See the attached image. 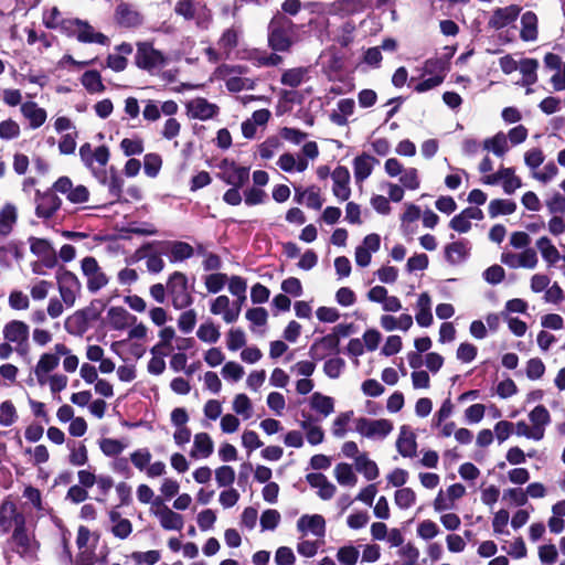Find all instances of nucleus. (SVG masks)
<instances>
[{"instance_id":"1","label":"nucleus","mask_w":565,"mask_h":565,"mask_svg":"<svg viewBox=\"0 0 565 565\" xmlns=\"http://www.w3.org/2000/svg\"><path fill=\"white\" fill-rule=\"evenodd\" d=\"M319 156V147L315 141L306 142L301 148V153L294 154L290 152L282 153L278 160L277 166L285 172H303L308 169L309 162L313 161Z\"/></svg>"},{"instance_id":"2","label":"nucleus","mask_w":565,"mask_h":565,"mask_svg":"<svg viewBox=\"0 0 565 565\" xmlns=\"http://www.w3.org/2000/svg\"><path fill=\"white\" fill-rule=\"evenodd\" d=\"M62 32L67 36H75L82 43H97L105 45L108 38L95 31L86 21L79 19H67L62 22Z\"/></svg>"},{"instance_id":"3","label":"nucleus","mask_w":565,"mask_h":565,"mask_svg":"<svg viewBox=\"0 0 565 565\" xmlns=\"http://www.w3.org/2000/svg\"><path fill=\"white\" fill-rule=\"evenodd\" d=\"M384 171L390 178H397L398 182L408 191H417L422 180L418 169L405 167L398 159L388 158L384 162Z\"/></svg>"},{"instance_id":"4","label":"nucleus","mask_w":565,"mask_h":565,"mask_svg":"<svg viewBox=\"0 0 565 565\" xmlns=\"http://www.w3.org/2000/svg\"><path fill=\"white\" fill-rule=\"evenodd\" d=\"M150 514L153 515L160 526L166 531H181L184 526V519L173 508L166 504L161 497L156 498V501L150 507Z\"/></svg>"},{"instance_id":"5","label":"nucleus","mask_w":565,"mask_h":565,"mask_svg":"<svg viewBox=\"0 0 565 565\" xmlns=\"http://www.w3.org/2000/svg\"><path fill=\"white\" fill-rule=\"evenodd\" d=\"M354 427L359 435L369 439H383L393 430L392 422L385 418L359 417L354 419Z\"/></svg>"},{"instance_id":"6","label":"nucleus","mask_w":565,"mask_h":565,"mask_svg":"<svg viewBox=\"0 0 565 565\" xmlns=\"http://www.w3.org/2000/svg\"><path fill=\"white\" fill-rule=\"evenodd\" d=\"M167 289L175 309H184L192 303L193 298L188 291V279L184 274L173 273L168 280Z\"/></svg>"},{"instance_id":"7","label":"nucleus","mask_w":565,"mask_h":565,"mask_svg":"<svg viewBox=\"0 0 565 565\" xmlns=\"http://www.w3.org/2000/svg\"><path fill=\"white\" fill-rule=\"evenodd\" d=\"M136 65L148 72H153L167 64L166 56L156 50L151 43L140 42L137 44Z\"/></svg>"},{"instance_id":"8","label":"nucleus","mask_w":565,"mask_h":565,"mask_svg":"<svg viewBox=\"0 0 565 565\" xmlns=\"http://www.w3.org/2000/svg\"><path fill=\"white\" fill-rule=\"evenodd\" d=\"M56 280L62 301L67 308L73 307L82 290L81 281L68 270L58 271L56 274Z\"/></svg>"},{"instance_id":"9","label":"nucleus","mask_w":565,"mask_h":565,"mask_svg":"<svg viewBox=\"0 0 565 565\" xmlns=\"http://www.w3.org/2000/svg\"><path fill=\"white\" fill-rule=\"evenodd\" d=\"M292 28V22L282 15H276L271 20L269 25V44L275 51H286L290 47L291 40L288 35V30Z\"/></svg>"},{"instance_id":"10","label":"nucleus","mask_w":565,"mask_h":565,"mask_svg":"<svg viewBox=\"0 0 565 565\" xmlns=\"http://www.w3.org/2000/svg\"><path fill=\"white\" fill-rule=\"evenodd\" d=\"M81 267L84 276L86 277L88 291L97 292L108 284L109 279L107 275L94 257L88 256L83 258Z\"/></svg>"},{"instance_id":"11","label":"nucleus","mask_w":565,"mask_h":565,"mask_svg":"<svg viewBox=\"0 0 565 565\" xmlns=\"http://www.w3.org/2000/svg\"><path fill=\"white\" fill-rule=\"evenodd\" d=\"M466 494V488L461 483H454L446 490L440 489L433 501L434 511L443 513L456 508V503Z\"/></svg>"},{"instance_id":"12","label":"nucleus","mask_w":565,"mask_h":565,"mask_svg":"<svg viewBox=\"0 0 565 565\" xmlns=\"http://www.w3.org/2000/svg\"><path fill=\"white\" fill-rule=\"evenodd\" d=\"M220 178L227 184L241 188L249 178V170L237 166L234 161L224 159L218 164Z\"/></svg>"},{"instance_id":"13","label":"nucleus","mask_w":565,"mask_h":565,"mask_svg":"<svg viewBox=\"0 0 565 565\" xmlns=\"http://www.w3.org/2000/svg\"><path fill=\"white\" fill-rule=\"evenodd\" d=\"M29 333V326L21 320L9 321L4 324L2 330L3 339L14 344L18 352L28 345Z\"/></svg>"},{"instance_id":"14","label":"nucleus","mask_w":565,"mask_h":565,"mask_svg":"<svg viewBox=\"0 0 565 565\" xmlns=\"http://www.w3.org/2000/svg\"><path fill=\"white\" fill-rule=\"evenodd\" d=\"M381 247L380 235L372 233L363 238L361 245L356 246L354 252L355 264L362 268L367 267L371 264L372 255L379 252Z\"/></svg>"},{"instance_id":"15","label":"nucleus","mask_w":565,"mask_h":565,"mask_svg":"<svg viewBox=\"0 0 565 565\" xmlns=\"http://www.w3.org/2000/svg\"><path fill=\"white\" fill-rule=\"evenodd\" d=\"M56 192L65 194L67 200L74 204L85 203L88 201L89 192L84 185H73L67 177L60 178L53 185Z\"/></svg>"},{"instance_id":"16","label":"nucleus","mask_w":565,"mask_h":565,"mask_svg":"<svg viewBox=\"0 0 565 565\" xmlns=\"http://www.w3.org/2000/svg\"><path fill=\"white\" fill-rule=\"evenodd\" d=\"M297 530L303 535L323 537L326 534V521L320 514H305L297 521Z\"/></svg>"},{"instance_id":"17","label":"nucleus","mask_w":565,"mask_h":565,"mask_svg":"<svg viewBox=\"0 0 565 565\" xmlns=\"http://www.w3.org/2000/svg\"><path fill=\"white\" fill-rule=\"evenodd\" d=\"M136 317L130 315L128 310L120 306L110 307L106 313V324L113 329L122 331L136 322Z\"/></svg>"},{"instance_id":"18","label":"nucleus","mask_w":565,"mask_h":565,"mask_svg":"<svg viewBox=\"0 0 565 565\" xmlns=\"http://www.w3.org/2000/svg\"><path fill=\"white\" fill-rule=\"evenodd\" d=\"M210 311L214 316H221L226 323H233L239 317V308L232 307L230 298L225 295L217 296L211 301Z\"/></svg>"},{"instance_id":"19","label":"nucleus","mask_w":565,"mask_h":565,"mask_svg":"<svg viewBox=\"0 0 565 565\" xmlns=\"http://www.w3.org/2000/svg\"><path fill=\"white\" fill-rule=\"evenodd\" d=\"M186 114L190 118L199 120H207L214 117L218 110L215 104L209 103L206 99L198 97L186 103Z\"/></svg>"},{"instance_id":"20","label":"nucleus","mask_w":565,"mask_h":565,"mask_svg":"<svg viewBox=\"0 0 565 565\" xmlns=\"http://www.w3.org/2000/svg\"><path fill=\"white\" fill-rule=\"evenodd\" d=\"M25 522L23 514L18 512L17 505L9 500H6L0 505V526L4 532L10 531L23 525Z\"/></svg>"},{"instance_id":"21","label":"nucleus","mask_w":565,"mask_h":565,"mask_svg":"<svg viewBox=\"0 0 565 565\" xmlns=\"http://www.w3.org/2000/svg\"><path fill=\"white\" fill-rule=\"evenodd\" d=\"M331 177L333 180L332 192L334 196L342 202L349 200L351 195L349 170L345 167L339 166L333 170Z\"/></svg>"},{"instance_id":"22","label":"nucleus","mask_w":565,"mask_h":565,"mask_svg":"<svg viewBox=\"0 0 565 565\" xmlns=\"http://www.w3.org/2000/svg\"><path fill=\"white\" fill-rule=\"evenodd\" d=\"M521 8L515 4H511L504 8H498L493 11L489 19V26L494 30L503 29L513 23L519 17Z\"/></svg>"},{"instance_id":"23","label":"nucleus","mask_w":565,"mask_h":565,"mask_svg":"<svg viewBox=\"0 0 565 565\" xmlns=\"http://www.w3.org/2000/svg\"><path fill=\"white\" fill-rule=\"evenodd\" d=\"M483 218V213L478 207H467L458 215L454 216L449 226L458 233H467L471 228V221H480Z\"/></svg>"},{"instance_id":"24","label":"nucleus","mask_w":565,"mask_h":565,"mask_svg":"<svg viewBox=\"0 0 565 565\" xmlns=\"http://www.w3.org/2000/svg\"><path fill=\"white\" fill-rule=\"evenodd\" d=\"M529 419L531 423V427L535 431L539 439H543L545 435V429L551 423V414L547 408L543 405L535 406L529 413Z\"/></svg>"},{"instance_id":"25","label":"nucleus","mask_w":565,"mask_h":565,"mask_svg":"<svg viewBox=\"0 0 565 565\" xmlns=\"http://www.w3.org/2000/svg\"><path fill=\"white\" fill-rule=\"evenodd\" d=\"M61 356L55 350V345L52 351L42 353L34 366L35 377L45 376L49 373H53L60 364Z\"/></svg>"},{"instance_id":"26","label":"nucleus","mask_w":565,"mask_h":565,"mask_svg":"<svg viewBox=\"0 0 565 565\" xmlns=\"http://www.w3.org/2000/svg\"><path fill=\"white\" fill-rule=\"evenodd\" d=\"M397 451L403 457H414L416 455L417 443L416 436L411 428L403 426L401 427L399 435L396 440Z\"/></svg>"},{"instance_id":"27","label":"nucleus","mask_w":565,"mask_h":565,"mask_svg":"<svg viewBox=\"0 0 565 565\" xmlns=\"http://www.w3.org/2000/svg\"><path fill=\"white\" fill-rule=\"evenodd\" d=\"M12 540L17 547V552L21 555H32L36 551V543L26 533L24 524L14 529Z\"/></svg>"},{"instance_id":"28","label":"nucleus","mask_w":565,"mask_h":565,"mask_svg":"<svg viewBox=\"0 0 565 565\" xmlns=\"http://www.w3.org/2000/svg\"><path fill=\"white\" fill-rule=\"evenodd\" d=\"M61 206V200L52 192L44 193L38 198L36 215L39 217H51Z\"/></svg>"},{"instance_id":"29","label":"nucleus","mask_w":565,"mask_h":565,"mask_svg":"<svg viewBox=\"0 0 565 565\" xmlns=\"http://www.w3.org/2000/svg\"><path fill=\"white\" fill-rule=\"evenodd\" d=\"M21 113L24 118L29 120V125L32 129L41 127L47 118L45 109L34 102H26L22 104Z\"/></svg>"},{"instance_id":"30","label":"nucleus","mask_w":565,"mask_h":565,"mask_svg":"<svg viewBox=\"0 0 565 565\" xmlns=\"http://www.w3.org/2000/svg\"><path fill=\"white\" fill-rule=\"evenodd\" d=\"M308 483L318 489V495L322 500L331 499L335 493V486L331 483L322 473L312 472L307 476Z\"/></svg>"},{"instance_id":"31","label":"nucleus","mask_w":565,"mask_h":565,"mask_svg":"<svg viewBox=\"0 0 565 565\" xmlns=\"http://www.w3.org/2000/svg\"><path fill=\"white\" fill-rule=\"evenodd\" d=\"M377 163V160L367 153H362L361 156H358L353 160V172L354 178L358 182H363L365 179H367L373 168Z\"/></svg>"},{"instance_id":"32","label":"nucleus","mask_w":565,"mask_h":565,"mask_svg":"<svg viewBox=\"0 0 565 565\" xmlns=\"http://www.w3.org/2000/svg\"><path fill=\"white\" fill-rule=\"evenodd\" d=\"M416 322L424 328L429 327L433 323L431 315V299L427 292H423L418 296L416 302Z\"/></svg>"},{"instance_id":"33","label":"nucleus","mask_w":565,"mask_h":565,"mask_svg":"<svg viewBox=\"0 0 565 565\" xmlns=\"http://www.w3.org/2000/svg\"><path fill=\"white\" fill-rule=\"evenodd\" d=\"M214 450V443L207 433H198L194 435L191 457L207 458Z\"/></svg>"},{"instance_id":"34","label":"nucleus","mask_w":565,"mask_h":565,"mask_svg":"<svg viewBox=\"0 0 565 565\" xmlns=\"http://www.w3.org/2000/svg\"><path fill=\"white\" fill-rule=\"evenodd\" d=\"M542 258L548 266H554L561 259V254L547 236H542L535 243Z\"/></svg>"},{"instance_id":"35","label":"nucleus","mask_w":565,"mask_h":565,"mask_svg":"<svg viewBox=\"0 0 565 565\" xmlns=\"http://www.w3.org/2000/svg\"><path fill=\"white\" fill-rule=\"evenodd\" d=\"M41 386H47L50 392L55 395L64 391L68 384V377L63 373H49L45 376L36 377Z\"/></svg>"},{"instance_id":"36","label":"nucleus","mask_w":565,"mask_h":565,"mask_svg":"<svg viewBox=\"0 0 565 565\" xmlns=\"http://www.w3.org/2000/svg\"><path fill=\"white\" fill-rule=\"evenodd\" d=\"M232 411L236 416H241L247 420L254 415V406L252 399L245 393H238L233 397Z\"/></svg>"},{"instance_id":"37","label":"nucleus","mask_w":565,"mask_h":565,"mask_svg":"<svg viewBox=\"0 0 565 565\" xmlns=\"http://www.w3.org/2000/svg\"><path fill=\"white\" fill-rule=\"evenodd\" d=\"M18 220V211L17 207L12 204H6L0 210V236L6 237L8 236Z\"/></svg>"},{"instance_id":"38","label":"nucleus","mask_w":565,"mask_h":565,"mask_svg":"<svg viewBox=\"0 0 565 565\" xmlns=\"http://www.w3.org/2000/svg\"><path fill=\"white\" fill-rule=\"evenodd\" d=\"M196 337L204 343L215 344L221 338L220 328L212 320L207 319L199 326Z\"/></svg>"},{"instance_id":"39","label":"nucleus","mask_w":565,"mask_h":565,"mask_svg":"<svg viewBox=\"0 0 565 565\" xmlns=\"http://www.w3.org/2000/svg\"><path fill=\"white\" fill-rule=\"evenodd\" d=\"M310 407L322 416L328 417L334 412V399L320 392H315L310 397Z\"/></svg>"},{"instance_id":"40","label":"nucleus","mask_w":565,"mask_h":565,"mask_svg":"<svg viewBox=\"0 0 565 565\" xmlns=\"http://www.w3.org/2000/svg\"><path fill=\"white\" fill-rule=\"evenodd\" d=\"M116 19L120 25L130 28L141 23V15L127 4H119L116 10Z\"/></svg>"},{"instance_id":"41","label":"nucleus","mask_w":565,"mask_h":565,"mask_svg":"<svg viewBox=\"0 0 565 565\" xmlns=\"http://www.w3.org/2000/svg\"><path fill=\"white\" fill-rule=\"evenodd\" d=\"M521 39L523 41H535L537 38V17L535 13L527 11L521 18Z\"/></svg>"},{"instance_id":"42","label":"nucleus","mask_w":565,"mask_h":565,"mask_svg":"<svg viewBox=\"0 0 565 565\" xmlns=\"http://www.w3.org/2000/svg\"><path fill=\"white\" fill-rule=\"evenodd\" d=\"M55 350L60 354L61 359H63L62 364L63 369L67 373H74L79 366V359L73 351L64 343L58 342L55 343Z\"/></svg>"},{"instance_id":"43","label":"nucleus","mask_w":565,"mask_h":565,"mask_svg":"<svg viewBox=\"0 0 565 565\" xmlns=\"http://www.w3.org/2000/svg\"><path fill=\"white\" fill-rule=\"evenodd\" d=\"M81 83L90 94H99L105 90L102 76L97 71H87L81 77Z\"/></svg>"},{"instance_id":"44","label":"nucleus","mask_w":565,"mask_h":565,"mask_svg":"<svg viewBox=\"0 0 565 565\" xmlns=\"http://www.w3.org/2000/svg\"><path fill=\"white\" fill-rule=\"evenodd\" d=\"M483 148L498 157H503L509 150L508 138L503 132H498L483 141Z\"/></svg>"},{"instance_id":"45","label":"nucleus","mask_w":565,"mask_h":565,"mask_svg":"<svg viewBox=\"0 0 565 565\" xmlns=\"http://www.w3.org/2000/svg\"><path fill=\"white\" fill-rule=\"evenodd\" d=\"M355 468L362 472L367 480H374L379 477L377 465L371 460L366 454L362 452L355 460Z\"/></svg>"},{"instance_id":"46","label":"nucleus","mask_w":565,"mask_h":565,"mask_svg":"<svg viewBox=\"0 0 565 565\" xmlns=\"http://www.w3.org/2000/svg\"><path fill=\"white\" fill-rule=\"evenodd\" d=\"M334 478L344 487H354L358 482V477L353 472L352 467L344 462L338 463L334 467Z\"/></svg>"},{"instance_id":"47","label":"nucleus","mask_w":565,"mask_h":565,"mask_svg":"<svg viewBox=\"0 0 565 565\" xmlns=\"http://www.w3.org/2000/svg\"><path fill=\"white\" fill-rule=\"evenodd\" d=\"M362 8L359 0H338L329 6L328 12L348 15L361 11Z\"/></svg>"},{"instance_id":"48","label":"nucleus","mask_w":565,"mask_h":565,"mask_svg":"<svg viewBox=\"0 0 565 565\" xmlns=\"http://www.w3.org/2000/svg\"><path fill=\"white\" fill-rule=\"evenodd\" d=\"M516 210V204L513 201L497 199L489 203L488 211L491 217L499 215H510Z\"/></svg>"},{"instance_id":"49","label":"nucleus","mask_w":565,"mask_h":565,"mask_svg":"<svg viewBox=\"0 0 565 565\" xmlns=\"http://www.w3.org/2000/svg\"><path fill=\"white\" fill-rule=\"evenodd\" d=\"M340 339L338 334H327L311 345V351H322L323 354L335 353L339 350Z\"/></svg>"},{"instance_id":"50","label":"nucleus","mask_w":565,"mask_h":565,"mask_svg":"<svg viewBox=\"0 0 565 565\" xmlns=\"http://www.w3.org/2000/svg\"><path fill=\"white\" fill-rule=\"evenodd\" d=\"M163 160L159 153L149 152L143 156V170L147 177L156 178L160 173Z\"/></svg>"},{"instance_id":"51","label":"nucleus","mask_w":565,"mask_h":565,"mask_svg":"<svg viewBox=\"0 0 565 565\" xmlns=\"http://www.w3.org/2000/svg\"><path fill=\"white\" fill-rule=\"evenodd\" d=\"M353 417V412L340 413L332 422L331 431L335 438H343L348 433V426Z\"/></svg>"},{"instance_id":"52","label":"nucleus","mask_w":565,"mask_h":565,"mask_svg":"<svg viewBox=\"0 0 565 565\" xmlns=\"http://www.w3.org/2000/svg\"><path fill=\"white\" fill-rule=\"evenodd\" d=\"M237 43L238 32L235 29H227L220 38L217 46L225 56H228L230 53L236 47Z\"/></svg>"},{"instance_id":"53","label":"nucleus","mask_w":565,"mask_h":565,"mask_svg":"<svg viewBox=\"0 0 565 565\" xmlns=\"http://www.w3.org/2000/svg\"><path fill=\"white\" fill-rule=\"evenodd\" d=\"M416 499L417 495L411 488H401L394 493V502L402 510H407L413 507L416 502Z\"/></svg>"},{"instance_id":"54","label":"nucleus","mask_w":565,"mask_h":565,"mask_svg":"<svg viewBox=\"0 0 565 565\" xmlns=\"http://www.w3.org/2000/svg\"><path fill=\"white\" fill-rule=\"evenodd\" d=\"M119 147L126 157H132L143 152L145 142L140 137L124 138Z\"/></svg>"},{"instance_id":"55","label":"nucleus","mask_w":565,"mask_h":565,"mask_svg":"<svg viewBox=\"0 0 565 565\" xmlns=\"http://www.w3.org/2000/svg\"><path fill=\"white\" fill-rule=\"evenodd\" d=\"M18 411L11 401L0 403V426L9 427L18 420Z\"/></svg>"},{"instance_id":"56","label":"nucleus","mask_w":565,"mask_h":565,"mask_svg":"<svg viewBox=\"0 0 565 565\" xmlns=\"http://www.w3.org/2000/svg\"><path fill=\"white\" fill-rule=\"evenodd\" d=\"M501 181L503 191L508 194L513 193L522 186L521 179L514 174V170L511 168L501 169Z\"/></svg>"},{"instance_id":"57","label":"nucleus","mask_w":565,"mask_h":565,"mask_svg":"<svg viewBox=\"0 0 565 565\" xmlns=\"http://www.w3.org/2000/svg\"><path fill=\"white\" fill-rule=\"evenodd\" d=\"M98 444L102 452L107 457L117 456L127 447L124 441L114 438H102Z\"/></svg>"},{"instance_id":"58","label":"nucleus","mask_w":565,"mask_h":565,"mask_svg":"<svg viewBox=\"0 0 565 565\" xmlns=\"http://www.w3.org/2000/svg\"><path fill=\"white\" fill-rule=\"evenodd\" d=\"M30 249L31 252L42 258H49L54 256V249L50 242L44 238L31 237Z\"/></svg>"},{"instance_id":"59","label":"nucleus","mask_w":565,"mask_h":565,"mask_svg":"<svg viewBox=\"0 0 565 565\" xmlns=\"http://www.w3.org/2000/svg\"><path fill=\"white\" fill-rule=\"evenodd\" d=\"M221 374L226 381L238 382L243 379L245 370L239 363L228 361L223 365Z\"/></svg>"},{"instance_id":"60","label":"nucleus","mask_w":565,"mask_h":565,"mask_svg":"<svg viewBox=\"0 0 565 565\" xmlns=\"http://www.w3.org/2000/svg\"><path fill=\"white\" fill-rule=\"evenodd\" d=\"M246 344V334L242 329L232 328L226 335V347L230 351H237Z\"/></svg>"},{"instance_id":"61","label":"nucleus","mask_w":565,"mask_h":565,"mask_svg":"<svg viewBox=\"0 0 565 565\" xmlns=\"http://www.w3.org/2000/svg\"><path fill=\"white\" fill-rule=\"evenodd\" d=\"M246 319L250 322V329L264 327L268 320V312L263 307L250 308L245 313Z\"/></svg>"},{"instance_id":"62","label":"nucleus","mask_w":565,"mask_h":565,"mask_svg":"<svg viewBox=\"0 0 565 565\" xmlns=\"http://www.w3.org/2000/svg\"><path fill=\"white\" fill-rule=\"evenodd\" d=\"M300 427L306 431V437L309 444L319 445L323 441L324 434L320 426L313 425L309 420H303Z\"/></svg>"},{"instance_id":"63","label":"nucleus","mask_w":565,"mask_h":565,"mask_svg":"<svg viewBox=\"0 0 565 565\" xmlns=\"http://www.w3.org/2000/svg\"><path fill=\"white\" fill-rule=\"evenodd\" d=\"M468 248L463 243L457 242L446 247V258L451 264H458L465 259Z\"/></svg>"},{"instance_id":"64","label":"nucleus","mask_w":565,"mask_h":565,"mask_svg":"<svg viewBox=\"0 0 565 565\" xmlns=\"http://www.w3.org/2000/svg\"><path fill=\"white\" fill-rule=\"evenodd\" d=\"M359 554V550L355 546L348 545L338 550L337 559L342 565H355Z\"/></svg>"}]
</instances>
